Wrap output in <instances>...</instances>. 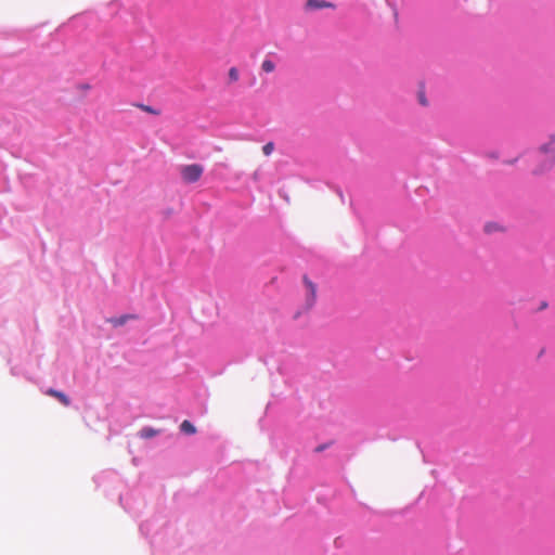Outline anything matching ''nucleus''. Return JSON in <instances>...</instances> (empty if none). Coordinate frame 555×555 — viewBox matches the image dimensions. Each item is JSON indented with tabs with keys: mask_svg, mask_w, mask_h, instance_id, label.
I'll return each mask as SVG.
<instances>
[{
	"mask_svg": "<svg viewBox=\"0 0 555 555\" xmlns=\"http://www.w3.org/2000/svg\"><path fill=\"white\" fill-rule=\"evenodd\" d=\"M540 152L546 157V160L555 165V134L550 135L548 141L540 146Z\"/></svg>",
	"mask_w": 555,
	"mask_h": 555,
	"instance_id": "3",
	"label": "nucleus"
},
{
	"mask_svg": "<svg viewBox=\"0 0 555 555\" xmlns=\"http://www.w3.org/2000/svg\"><path fill=\"white\" fill-rule=\"evenodd\" d=\"M180 429L188 435H193L196 433L194 425L186 420L181 423Z\"/></svg>",
	"mask_w": 555,
	"mask_h": 555,
	"instance_id": "8",
	"label": "nucleus"
},
{
	"mask_svg": "<svg viewBox=\"0 0 555 555\" xmlns=\"http://www.w3.org/2000/svg\"><path fill=\"white\" fill-rule=\"evenodd\" d=\"M228 75H229V79H230L232 82L237 81V80H238V78H240V74H238V70H237V68H236V67H231V68L229 69Z\"/></svg>",
	"mask_w": 555,
	"mask_h": 555,
	"instance_id": "10",
	"label": "nucleus"
},
{
	"mask_svg": "<svg viewBox=\"0 0 555 555\" xmlns=\"http://www.w3.org/2000/svg\"><path fill=\"white\" fill-rule=\"evenodd\" d=\"M302 282L307 288L306 307L311 309L317 301V285L307 276L302 278Z\"/></svg>",
	"mask_w": 555,
	"mask_h": 555,
	"instance_id": "2",
	"label": "nucleus"
},
{
	"mask_svg": "<svg viewBox=\"0 0 555 555\" xmlns=\"http://www.w3.org/2000/svg\"><path fill=\"white\" fill-rule=\"evenodd\" d=\"M203 166L198 164L185 165L180 169L181 177L186 183H194L198 181L203 175Z\"/></svg>",
	"mask_w": 555,
	"mask_h": 555,
	"instance_id": "1",
	"label": "nucleus"
},
{
	"mask_svg": "<svg viewBox=\"0 0 555 555\" xmlns=\"http://www.w3.org/2000/svg\"><path fill=\"white\" fill-rule=\"evenodd\" d=\"M141 107H142L143 111H145V112H147L150 114H157V112L153 107H151V106L142 105Z\"/></svg>",
	"mask_w": 555,
	"mask_h": 555,
	"instance_id": "13",
	"label": "nucleus"
},
{
	"mask_svg": "<svg viewBox=\"0 0 555 555\" xmlns=\"http://www.w3.org/2000/svg\"><path fill=\"white\" fill-rule=\"evenodd\" d=\"M274 151V144L273 142H268L267 144H264L262 146V152L266 156H269L272 154V152Z\"/></svg>",
	"mask_w": 555,
	"mask_h": 555,
	"instance_id": "11",
	"label": "nucleus"
},
{
	"mask_svg": "<svg viewBox=\"0 0 555 555\" xmlns=\"http://www.w3.org/2000/svg\"><path fill=\"white\" fill-rule=\"evenodd\" d=\"M418 102L423 105V106H427L428 105V101L425 96V91L424 90H420L418 91Z\"/></svg>",
	"mask_w": 555,
	"mask_h": 555,
	"instance_id": "12",
	"label": "nucleus"
},
{
	"mask_svg": "<svg viewBox=\"0 0 555 555\" xmlns=\"http://www.w3.org/2000/svg\"><path fill=\"white\" fill-rule=\"evenodd\" d=\"M138 317L135 314H124L119 318H111L108 319V322L115 326V327H118V326H122L124 324H126L127 321L129 320H135Z\"/></svg>",
	"mask_w": 555,
	"mask_h": 555,
	"instance_id": "5",
	"label": "nucleus"
},
{
	"mask_svg": "<svg viewBox=\"0 0 555 555\" xmlns=\"http://www.w3.org/2000/svg\"><path fill=\"white\" fill-rule=\"evenodd\" d=\"M327 7H331V4L325 1H320V0H308L307 1V8H309V9H322V8H327Z\"/></svg>",
	"mask_w": 555,
	"mask_h": 555,
	"instance_id": "7",
	"label": "nucleus"
},
{
	"mask_svg": "<svg viewBox=\"0 0 555 555\" xmlns=\"http://www.w3.org/2000/svg\"><path fill=\"white\" fill-rule=\"evenodd\" d=\"M261 68L264 73H272L275 69V64L271 60H264Z\"/></svg>",
	"mask_w": 555,
	"mask_h": 555,
	"instance_id": "9",
	"label": "nucleus"
},
{
	"mask_svg": "<svg viewBox=\"0 0 555 555\" xmlns=\"http://www.w3.org/2000/svg\"><path fill=\"white\" fill-rule=\"evenodd\" d=\"M325 448H326L325 444H321V446L315 448V452H322L323 450H325Z\"/></svg>",
	"mask_w": 555,
	"mask_h": 555,
	"instance_id": "14",
	"label": "nucleus"
},
{
	"mask_svg": "<svg viewBox=\"0 0 555 555\" xmlns=\"http://www.w3.org/2000/svg\"><path fill=\"white\" fill-rule=\"evenodd\" d=\"M48 396H51L57 399L63 405L68 406L70 404L69 398L62 391L50 388L46 392Z\"/></svg>",
	"mask_w": 555,
	"mask_h": 555,
	"instance_id": "4",
	"label": "nucleus"
},
{
	"mask_svg": "<svg viewBox=\"0 0 555 555\" xmlns=\"http://www.w3.org/2000/svg\"><path fill=\"white\" fill-rule=\"evenodd\" d=\"M486 230H487V232H490V231H491V229H490V227H489V225H487Z\"/></svg>",
	"mask_w": 555,
	"mask_h": 555,
	"instance_id": "15",
	"label": "nucleus"
},
{
	"mask_svg": "<svg viewBox=\"0 0 555 555\" xmlns=\"http://www.w3.org/2000/svg\"><path fill=\"white\" fill-rule=\"evenodd\" d=\"M158 433L159 430L154 429L152 427H144L139 431V436L143 439H150L155 437Z\"/></svg>",
	"mask_w": 555,
	"mask_h": 555,
	"instance_id": "6",
	"label": "nucleus"
}]
</instances>
